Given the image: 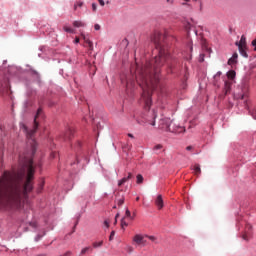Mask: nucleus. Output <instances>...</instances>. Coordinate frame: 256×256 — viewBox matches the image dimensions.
I'll use <instances>...</instances> for the list:
<instances>
[{
    "label": "nucleus",
    "mask_w": 256,
    "mask_h": 256,
    "mask_svg": "<svg viewBox=\"0 0 256 256\" xmlns=\"http://www.w3.org/2000/svg\"><path fill=\"white\" fill-rule=\"evenodd\" d=\"M190 29H191V24L188 23V24L186 25V30L188 31V33H189Z\"/></svg>",
    "instance_id": "obj_35"
},
{
    "label": "nucleus",
    "mask_w": 256,
    "mask_h": 256,
    "mask_svg": "<svg viewBox=\"0 0 256 256\" xmlns=\"http://www.w3.org/2000/svg\"><path fill=\"white\" fill-rule=\"evenodd\" d=\"M136 201H139V197L136 198Z\"/></svg>",
    "instance_id": "obj_52"
},
{
    "label": "nucleus",
    "mask_w": 256,
    "mask_h": 256,
    "mask_svg": "<svg viewBox=\"0 0 256 256\" xmlns=\"http://www.w3.org/2000/svg\"><path fill=\"white\" fill-rule=\"evenodd\" d=\"M89 251H91V247L83 248L80 252V256L86 255Z\"/></svg>",
    "instance_id": "obj_17"
},
{
    "label": "nucleus",
    "mask_w": 256,
    "mask_h": 256,
    "mask_svg": "<svg viewBox=\"0 0 256 256\" xmlns=\"http://www.w3.org/2000/svg\"><path fill=\"white\" fill-rule=\"evenodd\" d=\"M251 229H253V226H251V224H247V225H246V233L249 234V232L251 231Z\"/></svg>",
    "instance_id": "obj_27"
},
{
    "label": "nucleus",
    "mask_w": 256,
    "mask_h": 256,
    "mask_svg": "<svg viewBox=\"0 0 256 256\" xmlns=\"http://www.w3.org/2000/svg\"><path fill=\"white\" fill-rule=\"evenodd\" d=\"M243 239L247 241V234L243 235Z\"/></svg>",
    "instance_id": "obj_44"
},
{
    "label": "nucleus",
    "mask_w": 256,
    "mask_h": 256,
    "mask_svg": "<svg viewBox=\"0 0 256 256\" xmlns=\"http://www.w3.org/2000/svg\"><path fill=\"white\" fill-rule=\"evenodd\" d=\"M92 11L94 12L97 11V4L95 3L92 4Z\"/></svg>",
    "instance_id": "obj_31"
},
{
    "label": "nucleus",
    "mask_w": 256,
    "mask_h": 256,
    "mask_svg": "<svg viewBox=\"0 0 256 256\" xmlns=\"http://www.w3.org/2000/svg\"><path fill=\"white\" fill-rule=\"evenodd\" d=\"M159 128L163 131H169L170 133H185V128L177 126L173 120L169 118H163L160 120Z\"/></svg>",
    "instance_id": "obj_4"
},
{
    "label": "nucleus",
    "mask_w": 256,
    "mask_h": 256,
    "mask_svg": "<svg viewBox=\"0 0 256 256\" xmlns=\"http://www.w3.org/2000/svg\"><path fill=\"white\" fill-rule=\"evenodd\" d=\"M132 243L134 245L145 247V245H147V240H145V236H143L142 234H135L132 238Z\"/></svg>",
    "instance_id": "obj_6"
},
{
    "label": "nucleus",
    "mask_w": 256,
    "mask_h": 256,
    "mask_svg": "<svg viewBox=\"0 0 256 256\" xmlns=\"http://www.w3.org/2000/svg\"><path fill=\"white\" fill-rule=\"evenodd\" d=\"M77 7H83V2H77Z\"/></svg>",
    "instance_id": "obj_36"
},
{
    "label": "nucleus",
    "mask_w": 256,
    "mask_h": 256,
    "mask_svg": "<svg viewBox=\"0 0 256 256\" xmlns=\"http://www.w3.org/2000/svg\"><path fill=\"white\" fill-rule=\"evenodd\" d=\"M79 37H76L75 40H74V43H79Z\"/></svg>",
    "instance_id": "obj_38"
},
{
    "label": "nucleus",
    "mask_w": 256,
    "mask_h": 256,
    "mask_svg": "<svg viewBox=\"0 0 256 256\" xmlns=\"http://www.w3.org/2000/svg\"><path fill=\"white\" fill-rule=\"evenodd\" d=\"M155 205L156 207L161 210L164 207V202H163V196L162 195H158L155 199Z\"/></svg>",
    "instance_id": "obj_8"
},
{
    "label": "nucleus",
    "mask_w": 256,
    "mask_h": 256,
    "mask_svg": "<svg viewBox=\"0 0 256 256\" xmlns=\"http://www.w3.org/2000/svg\"><path fill=\"white\" fill-rule=\"evenodd\" d=\"M235 71L231 70L227 73L228 79H235Z\"/></svg>",
    "instance_id": "obj_20"
},
{
    "label": "nucleus",
    "mask_w": 256,
    "mask_h": 256,
    "mask_svg": "<svg viewBox=\"0 0 256 256\" xmlns=\"http://www.w3.org/2000/svg\"><path fill=\"white\" fill-rule=\"evenodd\" d=\"M252 46L254 47V51H256V39L252 41Z\"/></svg>",
    "instance_id": "obj_34"
},
{
    "label": "nucleus",
    "mask_w": 256,
    "mask_h": 256,
    "mask_svg": "<svg viewBox=\"0 0 256 256\" xmlns=\"http://www.w3.org/2000/svg\"><path fill=\"white\" fill-rule=\"evenodd\" d=\"M64 31H66V33H75V30H73L72 28H69L67 26H64Z\"/></svg>",
    "instance_id": "obj_23"
},
{
    "label": "nucleus",
    "mask_w": 256,
    "mask_h": 256,
    "mask_svg": "<svg viewBox=\"0 0 256 256\" xmlns=\"http://www.w3.org/2000/svg\"><path fill=\"white\" fill-rule=\"evenodd\" d=\"M123 203H125V197H122V198L117 200L118 207H121V205H123Z\"/></svg>",
    "instance_id": "obj_21"
},
{
    "label": "nucleus",
    "mask_w": 256,
    "mask_h": 256,
    "mask_svg": "<svg viewBox=\"0 0 256 256\" xmlns=\"http://www.w3.org/2000/svg\"><path fill=\"white\" fill-rule=\"evenodd\" d=\"M44 117H45V115L43 114V109L39 108L34 117V128L33 129L29 130V128H27V126L24 123H20V129H21V131H23V133H25V135L28 139V144H30V147L32 149V153H35V151L37 149V142L35 141L33 136L37 132L39 123L41 120H43Z\"/></svg>",
    "instance_id": "obj_3"
},
{
    "label": "nucleus",
    "mask_w": 256,
    "mask_h": 256,
    "mask_svg": "<svg viewBox=\"0 0 256 256\" xmlns=\"http://www.w3.org/2000/svg\"><path fill=\"white\" fill-rule=\"evenodd\" d=\"M200 7L203 5V3L201 1H199Z\"/></svg>",
    "instance_id": "obj_49"
},
{
    "label": "nucleus",
    "mask_w": 256,
    "mask_h": 256,
    "mask_svg": "<svg viewBox=\"0 0 256 256\" xmlns=\"http://www.w3.org/2000/svg\"><path fill=\"white\" fill-rule=\"evenodd\" d=\"M40 189H43V184L41 185Z\"/></svg>",
    "instance_id": "obj_51"
},
{
    "label": "nucleus",
    "mask_w": 256,
    "mask_h": 256,
    "mask_svg": "<svg viewBox=\"0 0 256 256\" xmlns=\"http://www.w3.org/2000/svg\"><path fill=\"white\" fill-rule=\"evenodd\" d=\"M253 119H256V115H252Z\"/></svg>",
    "instance_id": "obj_50"
},
{
    "label": "nucleus",
    "mask_w": 256,
    "mask_h": 256,
    "mask_svg": "<svg viewBox=\"0 0 256 256\" xmlns=\"http://www.w3.org/2000/svg\"><path fill=\"white\" fill-rule=\"evenodd\" d=\"M127 181H129V178H127V177L122 178V179L118 182V187H121V185H125V183H127Z\"/></svg>",
    "instance_id": "obj_18"
},
{
    "label": "nucleus",
    "mask_w": 256,
    "mask_h": 256,
    "mask_svg": "<svg viewBox=\"0 0 256 256\" xmlns=\"http://www.w3.org/2000/svg\"><path fill=\"white\" fill-rule=\"evenodd\" d=\"M157 116L156 115H154V119L156 118Z\"/></svg>",
    "instance_id": "obj_54"
},
{
    "label": "nucleus",
    "mask_w": 256,
    "mask_h": 256,
    "mask_svg": "<svg viewBox=\"0 0 256 256\" xmlns=\"http://www.w3.org/2000/svg\"><path fill=\"white\" fill-rule=\"evenodd\" d=\"M128 137H130L131 139H133L135 136H133V134L129 133Z\"/></svg>",
    "instance_id": "obj_42"
},
{
    "label": "nucleus",
    "mask_w": 256,
    "mask_h": 256,
    "mask_svg": "<svg viewBox=\"0 0 256 256\" xmlns=\"http://www.w3.org/2000/svg\"><path fill=\"white\" fill-rule=\"evenodd\" d=\"M25 169H27L26 182L23 185V179H25ZM33 175H35V166L33 160H29L26 168H23L20 172H4L0 177V209H19L21 207L22 195H27L30 191H33Z\"/></svg>",
    "instance_id": "obj_2"
},
{
    "label": "nucleus",
    "mask_w": 256,
    "mask_h": 256,
    "mask_svg": "<svg viewBox=\"0 0 256 256\" xmlns=\"http://www.w3.org/2000/svg\"><path fill=\"white\" fill-rule=\"evenodd\" d=\"M125 217H127L128 219H133V216H131V211H129V209H126Z\"/></svg>",
    "instance_id": "obj_24"
},
{
    "label": "nucleus",
    "mask_w": 256,
    "mask_h": 256,
    "mask_svg": "<svg viewBox=\"0 0 256 256\" xmlns=\"http://www.w3.org/2000/svg\"><path fill=\"white\" fill-rule=\"evenodd\" d=\"M231 92V82L225 81L224 83V95H227Z\"/></svg>",
    "instance_id": "obj_9"
},
{
    "label": "nucleus",
    "mask_w": 256,
    "mask_h": 256,
    "mask_svg": "<svg viewBox=\"0 0 256 256\" xmlns=\"http://www.w3.org/2000/svg\"><path fill=\"white\" fill-rule=\"evenodd\" d=\"M114 224H115V225H117V218H115V220H114Z\"/></svg>",
    "instance_id": "obj_46"
},
{
    "label": "nucleus",
    "mask_w": 256,
    "mask_h": 256,
    "mask_svg": "<svg viewBox=\"0 0 256 256\" xmlns=\"http://www.w3.org/2000/svg\"><path fill=\"white\" fill-rule=\"evenodd\" d=\"M73 25L75 27H85V23L84 22H81V21H74L73 22Z\"/></svg>",
    "instance_id": "obj_19"
},
{
    "label": "nucleus",
    "mask_w": 256,
    "mask_h": 256,
    "mask_svg": "<svg viewBox=\"0 0 256 256\" xmlns=\"http://www.w3.org/2000/svg\"><path fill=\"white\" fill-rule=\"evenodd\" d=\"M192 169L196 177H199L201 175V166L199 164H195Z\"/></svg>",
    "instance_id": "obj_10"
},
{
    "label": "nucleus",
    "mask_w": 256,
    "mask_h": 256,
    "mask_svg": "<svg viewBox=\"0 0 256 256\" xmlns=\"http://www.w3.org/2000/svg\"><path fill=\"white\" fill-rule=\"evenodd\" d=\"M81 37L85 41V43L88 44L89 49H93V42H91V40H89V38H87L85 34H81Z\"/></svg>",
    "instance_id": "obj_12"
},
{
    "label": "nucleus",
    "mask_w": 256,
    "mask_h": 256,
    "mask_svg": "<svg viewBox=\"0 0 256 256\" xmlns=\"http://www.w3.org/2000/svg\"><path fill=\"white\" fill-rule=\"evenodd\" d=\"M128 223L127 222H125V218H122L121 219V227H122V229H124L125 227H128Z\"/></svg>",
    "instance_id": "obj_22"
},
{
    "label": "nucleus",
    "mask_w": 256,
    "mask_h": 256,
    "mask_svg": "<svg viewBox=\"0 0 256 256\" xmlns=\"http://www.w3.org/2000/svg\"><path fill=\"white\" fill-rule=\"evenodd\" d=\"M165 39H167V35L159 31L154 32L151 41L154 42L156 49H158V56L150 61H146L142 65L136 63V83L142 89L140 101L143 103L146 111L151 109V95H153V91H155L157 85H159L161 67L166 63L170 71L173 69V65L169 63L172 59L171 53L169 50L165 49L163 45Z\"/></svg>",
    "instance_id": "obj_1"
},
{
    "label": "nucleus",
    "mask_w": 256,
    "mask_h": 256,
    "mask_svg": "<svg viewBox=\"0 0 256 256\" xmlns=\"http://www.w3.org/2000/svg\"><path fill=\"white\" fill-rule=\"evenodd\" d=\"M190 51H193V44L190 42Z\"/></svg>",
    "instance_id": "obj_43"
},
{
    "label": "nucleus",
    "mask_w": 256,
    "mask_h": 256,
    "mask_svg": "<svg viewBox=\"0 0 256 256\" xmlns=\"http://www.w3.org/2000/svg\"><path fill=\"white\" fill-rule=\"evenodd\" d=\"M104 225H106V227H109V221H104Z\"/></svg>",
    "instance_id": "obj_39"
},
{
    "label": "nucleus",
    "mask_w": 256,
    "mask_h": 256,
    "mask_svg": "<svg viewBox=\"0 0 256 256\" xmlns=\"http://www.w3.org/2000/svg\"><path fill=\"white\" fill-rule=\"evenodd\" d=\"M238 99H245V94H242Z\"/></svg>",
    "instance_id": "obj_40"
},
{
    "label": "nucleus",
    "mask_w": 256,
    "mask_h": 256,
    "mask_svg": "<svg viewBox=\"0 0 256 256\" xmlns=\"http://www.w3.org/2000/svg\"><path fill=\"white\" fill-rule=\"evenodd\" d=\"M113 237H115V231L110 233L109 241H113Z\"/></svg>",
    "instance_id": "obj_29"
},
{
    "label": "nucleus",
    "mask_w": 256,
    "mask_h": 256,
    "mask_svg": "<svg viewBox=\"0 0 256 256\" xmlns=\"http://www.w3.org/2000/svg\"><path fill=\"white\" fill-rule=\"evenodd\" d=\"M135 87H137V84L135 83V80L133 78L127 80V82H126V93L128 95H131V93H133V91H135Z\"/></svg>",
    "instance_id": "obj_7"
},
{
    "label": "nucleus",
    "mask_w": 256,
    "mask_h": 256,
    "mask_svg": "<svg viewBox=\"0 0 256 256\" xmlns=\"http://www.w3.org/2000/svg\"><path fill=\"white\" fill-rule=\"evenodd\" d=\"M72 135H73V129L69 128L65 134V139H71Z\"/></svg>",
    "instance_id": "obj_14"
},
{
    "label": "nucleus",
    "mask_w": 256,
    "mask_h": 256,
    "mask_svg": "<svg viewBox=\"0 0 256 256\" xmlns=\"http://www.w3.org/2000/svg\"><path fill=\"white\" fill-rule=\"evenodd\" d=\"M113 209H117V206H114Z\"/></svg>",
    "instance_id": "obj_53"
},
{
    "label": "nucleus",
    "mask_w": 256,
    "mask_h": 256,
    "mask_svg": "<svg viewBox=\"0 0 256 256\" xmlns=\"http://www.w3.org/2000/svg\"><path fill=\"white\" fill-rule=\"evenodd\" d=\"M118 217H119V214H116L115 219H118Z\"/></svg>",
    "instance_id": "obj_48"
},
{
    "label": "nucleus",
    "mask_w": 256,
    "mask_h": 256,
    "mask_svg": "<svg viewBox=\"0 0 256 256\" xmlns=\"http://www.w3.org/2000/svg\"><path fill=\"white\" fill-rule=\"evenodd\" d=\"M129 181V179H133V174L131 172L128 173V176L126 177Z\"/></svg>",
    "instance_id": "obj_33"
},
{
    "label": "nucleus",
    "mask_w": 256,
    "mask_h": 256,
    "mask_svg": "<svg viewBox=\"0 0 256 256\" xmlns=\"http://www.w3.org/2000/svg\"><path fill=\"white\" fill-rule=\"evenodd\" d=\"M193 1H197V0H193Z\"/></svg>",
    "instance_id": "obj_56"
},
{
    "label": "nucleus",
    "mask_w": 256,
    "mask_h": 256,
    "mask_svg": "<svg viewBox=\"0 0 256 256\" xmlns=\"http://www.w3.org/2000/svg\"><path fill=\"white\" fill-rule=\"evenodd\" d=\"M102 245H103V241L94 242V243H93V247H94V248L101 247Z\"/></svg>",
    "instance_id": "obj_26"
},
{
    "label": "nucleus",
    "mask_w": 256,
    "mask_h": 256,
    "mask_svg": "<svg viewBox=\"0 0 256 256\" xmlns=\"http://www.w3.org/2000/svg\"><path fill=\"white\" fill-rule=\"evenodd\" d=\"M221 71L217 72L215 75H214V83L217 84L218 81L221 79Z\"/></svg>",
    "instance_id": "obj_13"
},
{
    "label": "nucleus",
    "mask_w": 256,
    "mask_h": 256,
    "mask_svg": "<svg viewBox=\"0 0 256 256\" xmlns=\"http://www.w3.org/2000/svg\"><path fill=\"white\" fill-rule=\"evenodd\" d=\"M145 237H147L150 241H152L153 243H155L157 241V238L155 236H149L146 235Z\"/></svg>",
    "instance_id": "obj_25"
},
{
    "label": "nucleus",
    "mask_w": 256,
    "mask_h": 256,
    "mask_svg": "<svg viewBox=\"0 0 256 256\" xmlns=\"http://www.w3.org/2000/svg\"><path fill=\"white\" fill-rule=\"evenodd\" d=\"M193 149V146H187L186 151H191Z\"/></svg>",
    "instance_id": "obj_37"
},
{
    "label": "nucleus",
    "mask_w": 256,
    "mask_h": 256,
    "mask_svg": "<svg viewBox=\"0 0 256 256\" xmlns=\"http://www.w3.org/2000/svg\"><path fill=\"white\" fill-rule=\"evenodd\" d=\"M185 1H189V0H185Z\"/></svg>",
    "instance_id": "obj_55"
},
{
    "label": "nucleus",
    "mask_w": 256,
    "mask_h": 256,
    "mask_svg": "<svg viewBox=\"0 0 256 256\" xmlns=\"http://www.w3.org/2000/svg\"><path fill=\"white\" fill-rule=\"evenodd\" d=\"M77 4L74 5V11H77Z\"/></svg>",
    "instance_id": "obj_45"
},
{
    "label": "nucleus",
    "mask_w": 256,
    "mask_h": 256,
    "mask_svg": "<svg viewBox=\"0 0 256 256\" xmlns=\"http://www.w3.org/2000/svg\"><path fill=\"white\" fill-rule=\"evenodd\" d=\"M237 47L239 48L240 54L242 57H248L247 55V38H245V35L241 36V39L239 42H236Z\"/></svg>",
    "instance_id": "obj_5"
},
{
    "label": "nucleus",
    "mask_w": 256,
    "mask_h": 256,
    "mask_svg": "<svg viewBox=\"0 0 256 256\" xmlns=\"http://www.w3.org/2000/svg\"><path fill=\"white\" fill-rule=\"evenodd\" d=\"M159 149H163V145L157 144L156 146H154V151H159Z\"/></svg>",
    "instance_id": "obj_28"
},
{
    "label": "nucleus",
    "mask_w": 256,
    "mask_h": 256,
    "mask_svg": "<svg viewBox=\"0 0 256 256\" xmlns=\"http://www.w3.org/2000/svg\"><path fill=\"white\" fill-rule=\"evenodd\" d=\"M237 57H239V55L237 53H234L232 57L228 60V65H235V63H237Z\"/></svg>",
    "instance_id": "obj_11"
},
{
    "label": "nucleus",
    "mask_w": 256,
    "mask_h": 256,
    "mask_svg": "<svg viewBox=\"0 0 256 256\" xmlns=\"http://www.w3.org/2000/svg\"><path fill=\"white\" fill-rule=\"evenodd\" d=\"M150 125H152V127H155V120H153L152 122H150Z\"/></svg>",
    "instance_id": "obj_41"
},
{
    "label": "nucleus",
    "mask_w": 256,
    "mask_h": 256,
    "mask_svg": "<svg viewBox=\"0 0 256 256\" xmlns=\"http://www.w3.org/2000/svg\"><path fill=\"white\" fill-rule=\"evenodd\" d=\"M167 3H173V1L172 0H167Z\"/></svg>",
    "instance_id": "obj_47"
},
{
    "label": "nucleus",
    "mask_w": 256,
    "mask_h": 256,
    "mask_svg": "<svg viewBox=\"0 0 256 256\" xmlns=\"http://www.w3.org/2000/svg\"><path fill=\"white\" fill-rule=\"evenodd\" d=\"M136 179H137L136 183H137L138 185H141V183H143V180H144L143 175L138 174V175L136 176Z\"/></svg>",
    "instance_id": "obj_15"
},
{
    "label": "nucleus",
    "mask_w": 256,
    "mask_h": 256,
    "mask_svg": "<svg viewBox=\"0 0 256 256\" xmlns=\"http://www.w3.org/2000/svg\"><path fill=\"white\" fill-rule=\"evenodd\" d=\"M125 251L127 253L131 254V253H133V251H135V248H133V246H131V245H126Z\"/></svg>",
    "instance_id": "obj_16"
},
{
    "label": "nucleus",
    "mask_w": 256,
    "mask_h": 256,
    "mask_svg": "<svg viewBox=\"0 0 256 256\" xmlns=\"http://www.w3.org/2000/svg\"><path fill=\"white\" fill-rule=\"evenodd\" d=\"M98 2L100 3L101 7H105V1L104 0H98Z\"/></svg>",
    "instance_id": "obj_32"
},
{
    "label": "nucleus",
    "mask_w": 256,
    "mask_h": 256,
    "mask_svg": "<svg viewBox=\"0 0 256 256\" xmlns=\"http://www.w3.org/2000/svg\"><path fill=\"white\" fill-rule=\"evenodd\" d=\"M95 31H99L101 29V26L99 24L94 25Z\"/></svg>",
    "instance_id": "obj_30"
}]
</instances>
